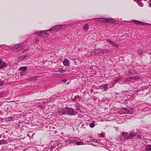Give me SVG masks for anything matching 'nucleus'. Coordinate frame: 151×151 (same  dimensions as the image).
<instances>
[{
  "instance_id": "f257e3e1",
  "label": "nucleus",
  "mask_w": 151,
  "mask_h": 151,
  "mask_svg": "<svg viewBox=\"0 0 151 151\" xmlns=\"http://www.w3.org/2000/svg\"><path fill=\"white\" fill-rule=\"evenodd\" d=\"M62 27L65 28V26L64 25H56L51 27L49 29L47 30L58 31Z\"/></svg>"
},
{
  "instance_id": "f03ea898",
  "label": "nucleus",
  "mask_w": 151,
  "mask_h": 151,
  "mask_svg": "<svg viewBox=\"0 0 151 151\" xmlns=\"http://www.w3.org/2000/svg\"><path fill=\"white\" fill-rule=\"evenodd\" d=\"M65 114L70 115L76 114V112L73 109L70 108H65Z\"/></svg>"
},
{
  "instance_id": "7ed1b4c3",
  "label": "nucleus",
  "mask_w": 151,
  "mask_h": 151,
  "mask_svg": "<svg viewBox=\"0 0 151 151\" xmlns=\"http://www.w3.org/2000/svg\"><path fill=\"white\" fill-rule=\"evenodd\" d=\"M99 19H103V22L104 23H113L114 20L112 18H98Z\"/></svg>"
},
{
  "instance_id": "20e7f679",
  "label": "nucleus",
  "mask_w": 151,
  "mask_h": 151,
  "mask_svg": "<svg viewBox=\"0 0 151 151\" xmlns=\"http://www.w3.org/2000/svg\"><path fill=\"white\" fill-rule=\"evenodd\" d=\"M13 47H14L15 49L19 50L23 48V46L21 44H19L15 45Z\"/></svg>"
},
{
  "instance_id": "39448f33",
  "label": "nucleus",
  "mask_w": 151,
  "mask_h": 151,
  "mask_svg": "<svg viewBox=\"0 0 151 151\" xmlns=\"http://www.w3.org/2000/svg\"><path fill=\"white\" fill-rule=\"evenodd\" d=\"M111 52L110 50L107 49H102V54H108L110 53Z\"/></svg>"
},
{
  "instance_id": "423d86ee",
  "label": "nucleus",
  "mask_w": 151,
  "mask_h": 151,
  "mask_svg": "<svg viewBox=\"0 0 151 151\" xmlns=\"http://www.w3.org/2000/svg\"><path fill=\"white\" fill-rule=\"evenodd\" d=\"M136 134L134 132H131L130 134V136L128 137V138L130 139L134 138L136 136Z\"/></svg>"
},
{
  "instance_id": "0eeeda50",
  "label": "nucleus",
  "mask_w": 151,
  "mask_h": 151,
  "mask_svg": "<svg viewBox=\"0 0 151 151\" xmlns=\"http://www.w3.org/2000/svg\"><path fill=\"white\" fill-rule=\"evenodd\" d=\"M121 111V114H127V109L122 108L120 111Z\"/></svg>"
},
{
  "instance_id": "6e6552de",
  "label": "nucleus",
  "mask_w": 151,
  "mask_h": 151,
  "mask_svg": "<svg viewBox=\"0 0 151 151\" xmlns=\"http://www.w3.org/2000/svg\"><path fill=\"white\" fill-rule=\"evenodd\" d=\"M65 108L64 110L62 108H60L59 109V112L60 113H61L62 114H65Z\"/></svg>"
},
{
  "instance_id": "1a4fd4ad",
  "label": "nucleus",
  "mask_w": 151,
  "mask_h": 151,
  "mask_svg": "<svg viewBox=\"0 0 151 151\" xmlns=\"http://www.w3.org/2000/svg\"><path fill=\"white\" fill-rule=\"evenodd\" d=\"M101 88L105 90L108 89V85L107 84H103L100 86Z\"/></svg>"
},
{
  "instance_id": "9d476101",
  "label": "nucleus",
  "mask_w": 151,
  "mask_h": 151,
  "mask_svg": "<svg viewBox=\"0 0 151 151\" xmlns=\"http://www.w3.org/2000/svg\"><path fill=\"white\" fill-rule=\"evenodd\" d=\"M63 63L65 65H69V62L68 60L67 59H65L64 60Z\"/></svg>"
},
{
  "instance_id": "9b49d317",
  "label": "nucleus",
  "mask_w": 151,
  "mask_h": 151,
  "mask_svg": "<svg viewBox=\"0 0 151 151\" xmlns=\"http://www.w3.org/2000/svg\"><path fill=\"white\" fill-rule=\"evenodd\" d=\"M27 67L26 66L22 67L19 68V70L20 71H25L27 70Z\"/></svg>"
},
{
  "instance_id": "f8f14e48",
  "label": "nucleus",
  "mask_w": 151,
  "mask_h": 151,
  "mask_svg": "<svg viewBox=\"0 0 151 151\" xmlns=\"http://www.w3.org/2000/svg\"><path fill=\"white\" fill-rule=\"evenodd\" d=\"M6 64L5 63H3L1 64L0 65V68H1L3 69L5 67H6Z\"/></svg>"
},
{
  "instance_id": "ddd939ff",
  "label": "nucleus",
  "mask_w": 151,
  "mask_h": 151,
  "mask_svg": "<svg viewBox=\"0 0 151 151\" xmlns=\"http://www.w3.org/2000/svg\"><path fill=\"white\" fill-rule=\"evenodd\" d=\"M45 32L44 31H40L39 32H35V33L36 34L40 36H41L42 37H44V36L43 35V34H42V33Z\"/></svg>"
},
{
  "instance_id": "4468645a",
  "label": "nucleus",
  "mask_w": 151,
  "mask_h": 151,
  "mask_svg": "<svg viewBox=\"0 0 151 151\" xmlns=\"http://www.w3.org/2000/svg\"><path fill=\"white\" fill-rule=\"evenodd\" d=\"M96 52L97 55L102 53V49L100 48L96 49Z\"/></svg>"
},
{
  "instance_id": "2eb2a0df",
  "label": "nucleus",
  "mask_w": 151,
  "mask_h": 151,
  "mask_svg": "<svg viewBox=\"0 0 151 151\" xmlns=\"http://www.w3.org/2000/svg\"><path fill=\"white\" fill-rule=\"evenodd\" d=\"M146 150L147 151H151V145H146Z\"/></svg>"
},
{
  "instance_id": "dca6fc26",
  "label": "nucleus",
  "mask_w": 151,
  "mask_h": 151,
  "mask_svg": "<svg viewBox=\"0 0 151 151\" xmlns=\"http://www.w3.org/2000/svg\"><path fill=\"white\" fill-rule=\"evenodd\" d=\"M96 55H97L96 52V49L94 50L91 53V55L92 56H94Z\"/></svg>"
},
{
  "instance_id": "f3484780",
  "label": "nucleus",
  "mask_w": 151,
  "mask_h": 151,
  "mask_svg": "<svg viewBox=\"0 0 151 151\" xmlns=\"http://www.w3.org/2000/svg\"><path fill=\"white\" fill-rule=\"evenodd\" d=\"M122 78V77L120 76L119 77L117 78L114 81V82L113 83L114 84H116L117 82H118L120 79Z\"/></svg>"
},
{
  "instance_id": "a211bd4d",
  "label": "nucleus",
  "mask_w": 151,
  "mask_h": 151,
  "mask_svg": "<svg viewBox=\"0 0 151 151\" xmlns=\"http://www.w3.org/2000/svg\"><path fill=\"white\" fill-rule=\"evenodd\" d=\"M44 30L45 32H42V34H43V35H44V37H47L48 36V34L49 33H47V32H46V31H50V30Z\"/></svg>"
},
{
  "instance_id": "6ab92c4d",
  "label": "nucleus",
  "mask_w": 151,
  "mask_h": 151,
  "mask_svg": "<svg viewBox=\"0 0 151 151\" xmlns=\"http://www.w3.org/2000/svg\"><path fill=\"white\" fill-rule=\"evenodd\" d=\"M133 21L137 24H141L142 23V22L137 20H134Z\"/></svg>"
},
{
  "instance_id": "aec40b11",
  "label": "nucleus",
  "mask_w": 151,
  "mask_h": 151,
  "mask_svg": "<svg viewBox=\"0 0 151 151\" xmlns=\"http://www.w3.org/2000/svg\"><path fill=\"white\" fill-rule=\"evenodd\" d=\"M132 79V77L128 78L127 79H125L124 80V82L125 83H127L128 82L130 81Z\"/></svg>"
},
{
  "instance_id": "412c9836",
  "label": "nucleus",
  "mask_w": 151,
  "mask_h": 151,
  "mask_svg": "<svg viewBox=\"0 0 151 151\" xmlns=\"http://www.w3.org/2000/svg\"><path fill=\"white\" fill-rule=\"evenodd\" d=\"M27 57L26 56H22L19 57L18 59L19 60H22L25 59Z\"/></svg>"
},
{
  "instance_id": "4be33fe9",
  "label": "nucleus",
  "mask_w": 151,
  "mask_h": 151,
  "mask_svg": "<svg viewBox=\"0 0 151 151\" xmlns=\"http://www.w3.org/2000/svg\"><path fill=\"white\" fill-rule=\"evenodd\" d=\"M141 77L139 76H136L132 77V79L134 80H138L140 79Z\"/></svg>"
},
{
  "instance_id": "5701e85b",
  "label": "nucleus",
  "mask_w": 151,
  "mask_h": 151,
  "mask_svg": "<svg viewBox=\"0 0 151 151\" xmlns=\"http://www.w3.org/2000/svg\"><path fill=\"white\" fill-rule=\"evenodd\" d=\"M88 24H85L84 26L83 27V29L85 31L87 30L88 29Z\"/></svg>"
},
{
  "instance_id": "b1692460",
  "label": "nucleus",
  "mask_w": 151,
  "mask_h": 151,
  "mask_svg": "<svg viewBox=\"0 0 151 151\" xmlns=\"http://www.w3.org/2000/svg\"><path fill=\"white\" fill-rule=\"evenodd\" d=\"M76 145H83V142L81 141L76 142Z\"/></svg>"
},
{
  "instance_id": "393cba45",
  "label": "nucleus",
  "mask_w": 151,
  "mask_h": 151,
  "mask_svg": "<svg viewBox=\"0 0 151 151\" xmlns=\"http://www.w3.org/2000/svg\"><path fill=\"white\" fill-rule=\"evenodd\" d=\"M36 79V76L34 77L33 78L30 77L29 78V80L30 81H34Z\"/></svg>"
},
{
  "instance_id": "a878e982",
  "label": "nucleus",
  "mask_w": 151,
  "mask_h": 151,
  "mask_svg": "<svg viewBox=\"0 0 151 151\" xmlns=\"http://www.w3.org/2000/svg\"><path fill=\"white\" fill-rule=\"evenodd\" d=\"M111 45H112L113 46H114L115 47H118V45L113 42H112L111 44Z\"/></svg>"
},
{
  "instance_id": "bb28decb",
  "label": "nucleus",
  "mask_w": 151,
  "mask_h": 151,
  "mask_svg": "<svg viewBox=\"0 0 151 151\" xmlns=\"http://www.w3.org/2000/svg\"><path fill=\"white\" fill-rule=\"evenodd\" d=\"M95 126L94 123H91L89 125L90 127L91 128H92L93 127Z\"/></svg>"
},
{
  "instance_id": "cd10ccee",
  "label": "nucleus",
  "mask_w": 151,
  "mask_h": 151,
  "mask_svg": "<svg viewBox=\"0 0 151 151\" xmlns=\"http://www.w3.org/2000/svg\"><path fill=\"white\" fill-rule=\"evenodd\" d=\"M133 111L132 109L130 110L127 109V113L129 114H132L133 113Z\"/></svg>"
},
{
  "instance_id": "c85d7f7f",
  "label": "nucleus",
  "mask_w": 151,
  "mask_h": 151,
  "mask_svg": "<svg viewBox=\"0 0 151 151\" xmlns=\"http://www.w3.org/2000/svg\"><path fill=\"white\" fill-rule=\"evenodd\" d=\"M142 53H143V52L142 50H138V53L139 54L141 55L142 54Z\"/></svg>"
},
{
  "instance_id": "c756f323",
  "label": "nucleus",
  "mask_w": 151,
  "mask_h": 151,
  "mask_svg": "<svg viewBox=\"0 0 151 151\" xmlns=\"http://www.w3.org/2000/svg\"><path fill=\"white\" fill-rule=\"evenodd\" d=\"M4 82L3 81H0V86H2L4 84Z\"/></svg>"
},
{
  "instance_id": "7c9ffc66",
  "label": "nucleus",
  "mask_w": 151,
  "mask_h": 151,
  "mask_svg": "<svg viewBox=\"0 0 151 151\" xmlns=\"http://www.w3.org/2000/svg\"><path fill=\"white\" fill-rule=\"evenodd\" d=\"M106 40L107 42L110 43L111 44L113 42V41H112L111 40L109 39H107Z\"/></svg>"
},
{
  "instance_id": "2f4dec72",
  "label": "nucleus",
  "mask_w": 151,
  "mask_h": 151,
  "mask_svg": "<svg viewBox=\"0 0 151 151\" xmlns=\"http://www.w3.org/2000/svg\"><path fill=\"white\" fill-rule=\"evenodd\" d=\"M4 140H0V145L4 144Z\"/></svg>"
},
{
  "instance_id": "473e14b6",
  "label": "nucleus",
  "mask_w": 151,
  "mask_h": 151,
  "mask_svg": "<svg viewBox=\"0 0 151 151\" xmlns=\"http://www.w3.org/2000/svg\"><path fill=\"white\" fill-rule=\"evenodd\" d=\"M131 70H130V71H129V73H131L132 74H135L136 73H137V72L136 71H133V72H132V73H131V72H131Z\"/></svg>"
},
{
  "instance_id": "72a5a7b5",
  "label": "nucleus",
  "mask_w": 151,
  "mask_h": 151,
  "mask_svg": "<svg viewBox=\"0 0 151 151\" xmlns=\"http://www.w3.org/2000/svg\"><path fill=\"white\" fill-rule=\"evenodd\" d=\"M149 24H148L145 23L143 22H142V24H141V25H149Z\"/></svg>"
},
{
  "instance_id": "f704fd0d",
  "label": "nucleus",
  "mask_w": 151,
  "mask_h": 151,
  "mask_svg": "<svg viewBox=\"0 0 151 151\" xmlns=\"http://www.w3.org/2000/svg\"><path fill=\"white\" fill-rule=\"evenodd\" d=\"M67 79H64V80H61V81L62 82H63L64 83H65L67 81Z\"/></svg>"
},
{
  "instance_id": "c9c22d12",
  "label": "nucleus",
  "mask_w": 151,
  "mask_h": 151,
  "mask_svg": "<svg viewBox=\"0 0 151 151\" xmlns=\"http://www.w3.org/2000/svg\"><path fill=\"white\" fill-rule=\"evenodd\" d=\"M137 138H139V139L141 138V137L139 135L137 136Z\"/></svg>"
},
{
  "instance_id": "e433bc0d",
  "label": "nucleus",
  "mask_w": 151,
  "mask_h": 151,
  "mask_svg": "<svg viewBox=\"0 0 151 151\" xmlns=\"http://www.w3.org/2000/svg\"><path fill=\"white\" fill-rule=\"evenodd\" d=\"M3 104V103L2 102H0V106Z\"/></svg>"
},
{
  "instance_id": "4c0bfd02",
  "label": "nucleus",
  "mask_w": 151,
  "mask_h": 151,
  "mask_svg": "<svg viewBox=\"0 0 151 151\" xmlns=\"http://www.w3.org/2000/svg\"><path fill=\"white\" fill-rule=\"evenodd\" d=\"M125 133L124 132H123L122 133V135H124V134Z\"/></svg>"
},
{
  "instance_id": "58836bf2",
  "label": "nucleus",
  "mask_w": 151,
  "mask_h": 151,
  "mask_svg": "<svg viewBox=\"0 0 151 151\" xmlns=\"http://www.w3.org/2000/svg\"><path fill=\"white\" fill-rule=\"evenodd\" d=\"M2 63V60H0V64H1Z\"/></svg>"
},
{
  "instance_id": "ea45409f",
  "label": "nucleus",
  "mask_w": 151,
  "mask_h": 151,
  "mask_svg": "<svg viewBox=\"0 0 151 151\" xmlns=\"http://www.w3.org/2000/svg\"><path fill=\"white\" fill-rule=\"evenodd\" d=\"M149 7H151V4H150L149 6Z\"/></svg>"
},
{
  "instance_id": "a19ab883",
  "label": "nucleus",
  "mask_w": 151,
  "mask_h": 151,
  "mask_svg": "<svg viewBox=\"0 0 151 151\" xmlns=\"http://www.w3.org/2000/svg\"><path fill=\"white\" fill-rule=\"evenodd\" d=\"M36 41H37V42L38 41V40H38V39H36Z\"/></svg>"
},
{
  "instance_id": "79ce46f5",
  "label": "nucleus",
  "mask_w": 151,
  "mask_h": 151,
  "mask_svg": "<svg viewBox=\"0 0 151 151\" xmlns=\"http://www.w3.org/2000/svg\"><path fill=\"white\" fill-rule=\"evenodd\" d=\"M2 95H3V94H0V96H2Z\"/></svg>"
},
{
  "instance_id": "37998d69",
  "label": "nucleus",
  "mask_w": 151,
  "mask_h": 151,
  "mask_svg": "<svg viewBox=\"0 0 151 151\" xmlns=\"http://www.w3.org/2000/svg\"><path fill=\"white\" fill-rule=\"evenodd\" d=\"M65 72V70H63V71H62V72H63V73H64V72Z\"/></svg>"
},
{
  "instance_id": "c03bdc74",
  "label": "nucleus",
  "mask_w": 151,
  "mask_h": 151,
  "mask_svg": "<svg viewBox=\"0 0 151 151\" xmlns=\"http://www.w3.org/2000/svg\"><path fill=\"white\" fill-rule=\"evenodd\" d=\"M149 54H151V52L149 53Z\"/></svg>"
},
{
  "instance_id": "a18cd8bd",
  "label": "nucleus",
  "mask_w": 151,
  "mask_h": 151,
  "mask_svg": "<svg viewBox=\"0 0 151 151\" xmlns=\"http://www.w3.org/2000/svg\"><path fill=\"white\" fill-rule=\"evenodd\" d=\"M150 1L151 2V0H150Z\"/></svg>"
}]
</instances>
